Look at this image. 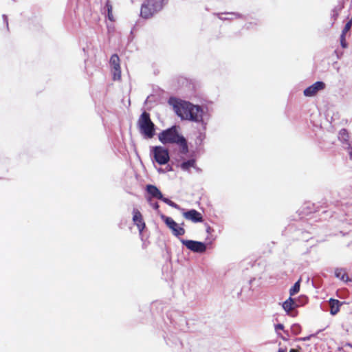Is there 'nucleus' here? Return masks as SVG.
Returning <instances> with one entry per match:
<instances>
[{"label": "nucleus", "instance_id": "nucleus-1", "mask_svg": "<svg viewBox=\"0 0 352 352\" xmlns=\"http://www.w3.org/2000/svg\"><path fill=\"white\" fill-rule=\"evenodd\" d=\"M170 104L174 111L182 119L190 120L196 122L202 120L204 110L199 106L193 105L188 102L170 98Z\"/></svg>", "mask_w": 352, "mask_h": 352}, {"label": "nucleus", "instance_id": "nucleus-2", "mask_svg": "<svg viewBox=\"0 0 352 352\" xmlns=\"http://www.w3.org/2000/svg\"><path fill=\"white\" fill-rule=\"evenodd\" d=\"M160 141L164 144H176L179 146L181 152L186 153L188 146L185 138L179 133L177 126L163 131L158 135Z\"/></svg>", "mask_w": 352, "mask_h": 352}, {"label": "nucleus", "instance_id": "nucleus-3", "mask_svg": "<svg viewBox=\"0 0 352 352\" xmlns=\"http://www.w3.org/2000/svg\"><path fill=\"white\" fill-rule=\"evenodd\" d=\"M162 8V0H147L142 5L140 15L144 19L151 18Z\"/></svg>", "mask_w": 352, "mask_h": 352}, {"label": "nucleus", "instance_id": "nucleus-4", "mask_svg": "<svg viewBox=\"0 0 352 352\" xmlns=\"http://www.w3.org/2000/svg\"><path fill=\"white\" fill-rule=\"evenodd\" d=\"M138 124L140 131L147 138H152L155 134V125L150 119L149 114L146 112L140 116Z\"/></svg>", "mask_w": 352, "mask_h": 352}, {"label": "nucleus", "instance_id": "nucleus-5", "mask_svg": "<svg viewBox=\"0 0 352 352\" xmlns=\"http://www.w3.org/2000/svg\"><path fill=\"white\" fill-rule=\"evenodd\" d=\"M151 153L154 160L159 164H166L169 161V153L166 148L162 146H153L151 148Z\"/></svg>", "mask_w": 352, "mask_h": 352}, {"label": "nucleus", "instance_id": "nucleus-6", "mask_svg": "<svg viewBox=\"0 0 352 352\" xmlns=\"http://www.w3.org/2000/svg\"><path fill=\"white\" fill-rule=\"evenodd\" d=\"M162 219L164 220L166 225L171 230L175 236H179L184 234L185 230L172 218L162 215Z\"/></svg>", "mask_w": 352, "mask_h": 352}, {"label": "nucleus", "instance_id": "nucleus-7", "mask_svg": "<svg viewBox=\"0 0 352 352\" xmlns=\"http://www.w3.org/2000/svg\"><path fill=\"white\" fill-rule=\"evenodd\" d=\"M180 241L183 245H184L188 249L190 250L197 252L202 253L204 252L206 250V246L205 243L197 241L192 240H185L181 239Z\"/></svg>", "mask_w": 352, "mask_h": 352}, {"label": "nucleus", "instance_id": "nucleus-8", "mask_svg": "<svg viewBox=\"0 0 352 352\" xmlns=\"http://www.w3.org/2000/svg\"><path fill=\"white\" fill-rule=\"evenodd\" d=\"M110 65L113 78L114 80H119L121 78V69L120 65V58L117 54H113L110 58Z\"/></svg>", "mask_w": 352, "mask_h": 352}, {"label": "nucleus", "instance_id": "nucleus-9", "mask_svg": "<svg viewBox=\"0 0 352 352\" xmlns=\"http://www.w3.org/2000/svg\"><path fill=\"white\" fill-rule=\"evenodd\" d=\"M179 210H180L182 212L183 217L187 220L191 221L193 223L203 221L202 214L196 210L192 209L186 211L184 209L180 208Z\"/></svg>", "mask_w": 352, "mask_h": 352}, {"label": "nucleus", "instance_id": "nucleus-10", "mask_svg": "<svg viewBox=\"0 0 352 352\" xmlns=\"http://www.w3.org/2000/svg\"><path fill=\"white\" fill-rule=\"evenodd\" d=\"M325 85L324 82L318 81L304 90V95L307 97L315 96L319 91L324 89Z\"/></svg>", "mask_w": 352, "mask_h": 352}, {"label": "nucleus", "instance_id": "nucleus-11", "mask_svg": "<svg viewBox=\"0 0 352 352\" xmlns=\"http://www.w3.org/2000/svg\"><path fill=\"white\" fill-rule=\"evenodd\" d=\"M133 221L138 227L140 234H141L145 228V223L143 220L142 214L136 208H133Z\"/></svg>", "mask_w": 352, "mask_h": 352}, {"label": "nucleus", "instance_id": "nucleus-12", "mask_svg": "<svg viewBox=\"0 0 352 352\" xmlns=\"http://www.w3.org/2000/svg\"><path fill=\"white\" fill-rule=\"evenodd\" d=\"M283 309L286 311L287 314H290V312L297 306L294 299L291 296L283 303Z\"/></svg>", "mask_w": 352, "mask_h": 352}, {"label": "nucleus", "instance_id": "nucleus-13", "mask_svg": "<svg viewBox=\"0 0 352 352\" xmlns=\"http://www.w3.org/2000/svg\"><path fill=\"white\" fill-rule=\"evenodd\" d=\"M147 192L153 197L160 199L162 198V194L160 191V190L155 186L153 185H148L146 186Z\"/></svg>", "mask_w": 352, "mask_h": 352}, {"label": "nucleus", "instance_id": "nucleus-14", "mask_svg": "<svg viewBox=\"0 0 352 352\" xmlns=\"http://www.w3.org/2000/svg\"><path fill=\"white\" fill-rule=\"evenodd\" d=\"M341 302L338 300H335V299H330L329 300V305H330V307H331V314L332 315H335L336 314L338 311H339V309H340V306L341 305Z\"/></svg>", "mask_w": 352, "mask_h": 352}, {"label": "nucleus", "instance_id": "nucleus-15", "mask_svg": "<svg viewBox=\"0 0 352 352\" xmlns=\"http://www.w3.org/2000/svg\"><path fill=\"white\" fill-rule=\"evenodd\" d=\"M195 167V160H189L188 161L184 162L180 164V168L184 171H189L191 168Z\"/></svg>", "mask_w": 352, "mask_h": 352}, {"label": "nucleus", "instance_id": "nucleus-16", "mask_svg": "<svg viewBox=\"0 0 352 352\" xmlns=\"http://www.w3.org/2000/svg\"><path fill=\"white\" fill-rule=\"evenodd\" d=\"M336 276L344 282L349 281V277L346 272L343 269H336L335 271Z\"/></svg>", "mask_w": 352, "mask_h": 352}, {"label": "nucleus", "instance_id": "nucleus-17", "mask_svg": "<svg viewBox=\"0 0 352 352\" xmlns=\"http://www.w3.org/2000/svg\"><path fill=\"white\" fill-rule=\"evenodd\" d=\"M338 138L340 141L347 142L349 140V134L346 129H342L339 132Z\"/></svg>", "mask_w": 352, "mask_h": 352}, {"label": "nucleus", "instance_id": "nucleus-18", "mask_svg": "<svg viewBox=\"0 0 352 352\" xmlns=\"http://www.w3.org/2000/svg\"><path fill=\"white\" fill-rule=\"evenodd\" d=\"M300 279H299L294 285L289 289V294L292 297V296H294L300 291Z\"/></svg>", "mask_w": 352, "mask_h": 352}, {"label": "nucleus", "instance_id": "nucleus-19", "mask_svg": "<svg viewBox=\"0 0 352 352\" xmlns=\"http://www.w3.org/2000/svg\"><path fill=\"white\" fill-rule=\"evenodd\" d=\"M159 199L162 200L164 203L167 204L168 206L174 208H176L177 210L180 209V207L177 204L174 203L173 201H170L167 198L164 197L163 196L162 198H160Z\"/></svg>", "mask_w": 352, "mask_h": 352}, {"label": "nucleus", "instance_id": "nucleus-20", "mask_svg": "<svg viewBox=\"0 0 352 352\" xmlns=\"http://www.w3.org/2000/svg\"><path fill=\"white\" fill-rule=\"evenodd\" d=\"M106 8H107V17H108V19L110 21H113L114 19H113V13H112V6L109 3V2L107 3Z\"/></svg>", "mask_w": 352, "mask_h": 352}, {"label": "nucleus", "instance_id": "nucleus-21", "mask_svg": "<svg viewBox=\"0 0 352 352\" xmlns=\"http://www.w3.org/2000/svg\"><path fill=\"white\" fill-rule=\"evenodd\" d=\"M352 26V18L346 23L344 29L342 30V34L346 35V34L350 30Z\"/></svg>", "mask_w": 352, "mask_h": 352}, {"label": "nucleus", "instance_id": "nucleus-22", "mask_svg": "<svg viewBox=\"0 0 352 352\" xmlns=\"http://www.w3.org/2000/svg\"><path fill=\"white\" fill-rule=\"evenodd\" d=\"M300 327L298 324H294L291 327V330L294 334H298L300 332Z\"/></svg>", "mask_w": 352, "mask_h": 352}, {"label": "nucleus", "instance_id": "nucleus-23", "mask_svg": "<svg viewBox=\"0 0 352 352\" xmlns=\"http://www.w3.org/2000/svg\"><path fill=\"white\" fill-rule=\"evenodd\" d=\"M340 44L343 48H346L347 47V44H346V39H345V35L341 34Z\"/></svg>", "mask_w": 352, "mask_h": 352}, {"label": "nucleus", "instance_id": "nucleus-24", "mask_svg": "<svg viewBox=\"0 0 352 352\" xmlns=\"http://www.w3.org/2000/svg\"><path fill=\"white\" fill-rule=\"evenodd\" d=\"M275 331L279 335V331L284 329V326L282 324H278L274 326Z\"/></svg>", "mask_w": 352, "mask_h": 352}, {"label": "nucleus", "instance_id": "nucleus-25", "mask_svg": "<svg viewBox=\"0 0 352 352\" xmlns=\"http://www.w3.org/2000/svg\"><path fill=\"white\" fill-rule=\"evenodd\" d=\"M147 200H148V202L150 204V205H151V206L154 209H155V210L158 209V208H159V205H158V204H157V203H156V202H155V203H153V202H152V199H151V197H148V198L147 199Z\"/></svg>", "mask_w": 352, "mask_h": 352}, {"label": "nucleus", "instance_id": "nucleus-26", "mask_svg": "<svg viewBox=\"0 0 352 352\" xmlns=\"http://www.w3.org/2000/svg\"><path fill=\"white\" fill-rule=\"evenodd\" d=\"M278 352H287V349H280Z\"/></svg>", "mask_w": 352, "mask_h": 352}, {"label": "nucleus", "instance_id": "nucleus-27", "mask_svg": "<svg viewBox=\"0 0 352 352\" xmlns=\"http://www.w3.org/2000/svg\"><path fill=\"white\" fill-rule=\"evenodd\" d=\"M289 352H297V350H296L294 349H290Z\"/></svg>", "mask_w": 352, "mask_h": 352}, {"label": "nucleus", "instance_id": "nucleus-28", "mask_svg": "<svg viewBox=\"0 0 352 352\" xmlns=\"http://www.w3.org/2000/svg\"><path fill=\"white\" fill-rule=\"evenodd\" d=\"M221 19H229L230 18H226V17H220Z\"/></svg>", "mask_w": 352, "mask_h": 352}, {"label": "nucleus", "instance_id": "nucleus-29", "mask_svg": "<svg viewBox=\"0 0 352 352\" xmlns=\"http://www.w3.org/2000/svg\"><path fill=\"white\" fill-rule=\"evenodd\" d=\"M228 14V15H230V16H232V15H233V14H231V13H229V14Z\"/></svg>", "mask_w": 352, "mask_h": 352}]
</instances>
